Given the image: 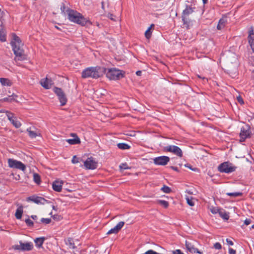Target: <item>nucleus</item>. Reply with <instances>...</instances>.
Wrapping results in <instances>:
<instances>
[{
  "instance_id": "ea45409f",
  "label": "nucleus",
  "mask_w": 254,
  "mask_h": 254,
  "mask_svg": "<svg viewBox=\"0 0 254 254\" xmlns=\"http://www.w3.org/2000/svg\"><path fill=\"white\" fill-rule=\"evenodd\" d=\"M81 160L82 159L76 157V156H74L72 159L71 162L73 164H76Z\"/></svg>"
},
{
  "instance_id": "c9c22d12",
  "label": "nucleus",
  "mask_w": 254,
  "mask_h": 254,
  "mask_svg": "<svg viewBox=\"0 0 254 254\" xmlns=\"http://www.w3.org/2000/svg\"><path fill=\"white\" fill-rule=\"evenodd\" d=\"M187 202L188 204L191 206H193L194 205V199L192 197H187L186 198Z\"/></svg>"
},
{
  "instance_id": "72a5a7b5",
  "label": "nucleus",
  "mask_w": 254,
  "mask_h": 254,
  "mask_svg": "<svg viewBox=\"0 0 254 254\" xmlns=\"http://www.w3.org/2000/svg\"><path fill=\"white\" fill-rule=\"evenodd\" d=\"M33 180L37 184H39L41 182L40 176L36 173L33 174Z\"/></svg>"
},
{
  "instance_id": "4d7b16f0",
  "label": "nucleus",
  "mask_w": 254,
  "mask_h": 254,
  "mask_svg": "<svg viewBox=\"0 0 254 254\" xmlns=\"http://www.w3.org/2000/svg\"><path fill=\"white\" fill-rule=\"evenodd\" d=\"M244 102L243 99L239 96V104H244Z\"/></svg>"
},
{
  "instance_id": "473e14b6",
  "label": "nucleus",
  "mask_w": 254,
  "mask_h": 254,
  "mask_svg": "<svg viewBox=\"0 0 254 254\" xmlns=\"http://www.w3.org/2000/svg\"><path fill=\"white\" fill-rule=\"evenodd\" d=\"M124 224V222L121 221L114 228H115L116 232L118 233L122 228Z\"/></svg>"
},
{
  "instance_id": "9b49d317",
  "label": "nucleus",
  "mask_w": 254,
  "mask_h": 254,
  "mask_svg": "<svg viewBox=\"0 0 254 254\" xmlns=\"http://www.w3.org/2000/svg\"><path fill=\"white\" fill-rule=\"evenodd\" d=\"M54 92L58 96V98L61 102V105L62 106L64 105L67 102V99H66V98L64 94L62 91L61 89L57 88V87H55L54 88Z\"/></svg>"
},
{
  "instance_id": "f3484780",
  "label": "nucleus",
  "mask_w": 254,
  "mask_h": 254,
  "mask_svg": "<svg viewBox=\"0 0 254 254\" xmlns=\"http://www.w3.org/2000/svg\"><path fill=\"white\" fill-rule=\"evenodd\" d=\"M40 84L44 88L49 89L51 87L53 82L51 79L46 78L41 79Z\"/></svg>"
},
{
  "instance_id": "58836bf2",
  "label": "nucleus",
  "mask_w": 254,
  "mask_h": 254,
  "mask_svg": "<svg viewBox=\"0 0 254 254\" xmlns=\"http://www.w3.org/2000/svg\"><path fill=\"white\" fill-rule=\"evenodd\" d=\"M161 190H162L164 192H165V193H169L171 191V189L167 187V186H164L162 188H161Z\"/></svg>"
},
{
  "instance_id": "6ab92c4d",
  "label": "nucleus",
  "mask_w": 254,
  "mask_h": 254,
  "mask_svg": "<svg viewBox=\"0 0 254 254\" xmlns=\"http://www.w3.org/2000/svg\"><path fill=\"white\" fill-rule=\"evenodd\" d=\"M182 20L184 25L187 29H190L193 25V21L189 19L188 17L182 16Z\"/></svg>"
},
{
  "instance_id": "3c124183",
  "label": "nucleus",
  "mask_w": 254,
  "mask_h": 254,
  "mask_svg": "<svg viewBox=\"0 0 254 254\" xmlns=\"http://www.w3.org/2000/svg\"><path fill=\"white\" fill-rule=\"evenodd\" d=\"M229 254H236V252L235 250H233V249L229 248Z\"/></svg>"
},
{
  "instance_id": "20e7f679",
  "label": "nucleus",
  "mask_w": 254,
  "mask_h": 254,
  "mask_svg": "<svg viewBox=\"0 0 254 254\" xmlns=\"http://www.w3.org/2000/svg\"><path fill=\"white\" fill-rule=\"evenodd\" d=\"M106 76L110 80H118L124 76V72L116 68H109L106 70Z\"/></svg>"
},
{
  "instance_id": "4be33fe9",
  "label": "nucleus",
  "mask_w": 254,
  "mask_h": 254,
  "mask_svg": "<svg viewBox=\"0 0 254 254\" xmlns=\"http://www.w3.org/2000/svg\"><path fill=\"white\" fill-rule=\"evenodd\" d=\"M65 245L68 247L69 249H74L76 247L73 242V240L72 238H68L64 240Z\"/></svg>"
},
{
  "instance_id": "e2e57ef3",
  "label": "nucleus",
  "mask_w": 254,
  "mask_h": 254,
  "mask_svg": "<svg viewBox=\"0 0 254 254\" xmlns=\"http://www.w3.org/2000/svg\"><path fill=\"white\" fill-rule=\"evenodd\" d=\"M202 1L204 4L206 3L207 2V0H202Z\"/></svg>"
},
{
  "instance_id": "338daca9",
  "label": "nucleus",
  "mask_w": 254,
  "mask_h": 254,
  "mask_svg": "<svg viewBox=\"0 0 254 254\" xmlns=\"http://www.w3.org/2000/svg\"><path fill=\"white\" fill-rule=\"evenodd\" d=\"M102 7H103V3H102Z\"/></svg>"
},
{
  "instance_id": "49530a36",
  "label": "nucleus",
  "mask_w": 254,
  "mask_h": 254,
  "mask_svg": "<svg viewBox=\"0 0 254 254\" xmlns=\"http://www.w3.org/2000/svg\"><path fill=\"white\" fill-rule=\"evenodd\" d=\"M144 254H159L158 253L153 251V250H150L147 251H146Z\"/></svg>"
},
{
  "instance_id": "7ed1b4c3",
  "label": "nucleus",
  "mask_w": 254,
  "mask_h": 254,
  "mask_svg": "<svg viewBox=\"0 0 254 254\" xmlns=\"http://www.w3.org/2000/svg\"><path fill=\"white\" fill-rule=\"evenodd\" d=\"M67 16L70 21L82 26H84L87 24H91L89 19L85 18L80 13L73 10H68L67 11Z\"/></svg>"
},
{
  "instance_id": "37998d69",
  "label": "nucleus",
  "mask_w": 254,
  "mask_h": 254,
  "mask_svg": "<svg viewBox=\"0 0 254 254\" xmlns=\"http://www.w3.org/2000/svg\"><path fill=\"white\" fill-rule=\"evenodd\" d=\"M120 168H121V170H126L129 168L126 163L122 164L120 166Z\"/></svg>"
},
{
  "instance_id": "393cba45",
  "label": "nucleus",
  "mask_w": 254,
  "mask_h": 254,
  "mask_svg": "<svg viewBox=\"0 0 254 254\" xmlns=\"http://www.w3.org/2000/svg\"><path fill=\"white\" fill-rule=\"evenodd\" d=\"M218 214L224 220H228L229 216L226 211L222 208H220Z\"/></svg>"
},
{
  "instance_id": "f03ea898",
  "label": "nucleus",
  "mask_w": 254,
  "mask_h": 254,
  "mask_svg": "<svg viewBox=\"0 0 254 254\" xmlns=\"http://www.w3.org/2000/svg\"><path fill=\"white\" fill-rule=\"evenodd\" d=\"M106 69L99 66L88 67L82 72V77L84 78H97L103 75Z\"/></svg>"
},
{
  "instance_id": "c03bdc74",
  "label": "nucleus",
  "mask_w": 254,
  "mask_h": 254,
  "mask_svg": "<svg viewBox=\"0 0 254 254\" xmlns=\"http://www.w3.org/2000/svg\"><path fill=\"white\" fill-rule=\"evenodd\" d=\"M117 232H116V231L115 230L114 228H112L111 230H110L107 232V234L108 235H110V234H117Z\"/></svg>"
},
{
  "instance_id": "a18cd8bd",
  "label": "nucleus",
  "mask_w": 254,
  "mask_h": 254,
  "mask_svg": "<svg viewBox=\"0 0 254 254\" xmlns=\"http://www.w3.org/2000/svg\"><path fill=\"white\" fill-rule=\"evenodd\" d=\"M214 247L217 250H220L221 249V245L219 243H216L214 245Z\"/></svg>"
},
{
  "instance_id": "79ce46f5",
  "label": "nucleus",
  "mask_w": 254,
  "mask_h": 254,
  "mask_svg": "<svg viewBox=\"0 0 254 254\" xmlns=\"http://www.w3.org/2000/svg\"><path fill=\"white\" fill-rule=\"evenodd\" d=\"M25 221L26 224L29 226H32L33 225V222L30 219H27Z\"/></svg>"
},
{
  "instance_id": "0eeeda50",
  "label": "nucleus",
  "mask_w": 254,
  "mask_h": 254,
  "mask_svg": "<svg viewBox=\"0 0 254 254\" xmlns=\"http://www.w3.org/2000/svg\"><path fill=\"white\" fill-rule=\"evenodd\" d=\"M33 248V244L31 242H26L25 243H22L21 241L19 242V245H15L12 246V249L20 251H30Z\"/></svg>"
},
{
  "instance_id": "de8ad7c7",
  "label": "nucleus",
  "mask_w": 254,
  "mask_h": 254,
  "mask_svg": "<svg viewBox=\"0 0 254 254\" xmlns=\"http://www.w3.org/2000/svg\"><path fill=\"white\" fill-rule=\"evenodd\" d=\"M7 117L8 119L11 122L12 120H13L14 119H13V115L11 113H8L7 114Z\"/></svg>"
},
{
  "instance_id": "a211bd4d",
  "label": "nucleus",
  "mask_w": 254,
  "mask_h": 254,
  "mask_svg": "<svg viewBox=\"0 0 254 254\" xmlns=\"http://www.w3.org/2000/svg\"><path fill=\"white\" fill-rule=\"evenodd\" d=\"M28 199L37 204H44L47 201L44 198L40 196H33L29 197Z\"/></svg>"
},
{
  "instance_id": "6e6d98bb",
  "label": "nucleus",
  "mask_w": 254,
  "mask_h": 254,
  "mask_svg": "<svg viewBox=\"0 0 254 254\" xmlns=\"http://www.w3.org/2000/svg\"><path fill=\"white\" fill-rule=\"evenodd\" d=\"M114 16L112 14H109L108 15V17L110 18L111 20H115V18H114Z\"/></svg>"
},
{
  "instance_id": "6e6552de",
  "label": "nucleus",
  "mask_w": 254,
  "mask_h": 254,
  "mask_svg": "<svg viewBox=\"0 0 254 254\" xmlns=\"http://www.w3.org/2000/svg\"><path fill=\"white\" fill-rule=\"evenodd\" d=\"M236 167L233 166L231 163L227 162L221 164L218 167V170L221 172L229 173L234 171Z\"/></svg>"
},
{
  "instance_id": "2eb2a0df",
  "label": "nucleus",
  "mask_w": 254,
  "mask_h": 254,
  "mask_svg": "<svg viewBox=\"0 0 254 254\" xmlns=\"http://www.w3.org/2000/svg\"><path fill=\"white\" fill-rule=\"evenodd\" d=\"M186 247L187 250L191 253H197L198 254H202V252L199 251L195 247L193 243L189 241H186Z\"/></svg>"
},
{
  "instance_id": "774afa93",
  "label": "nucleus",
  "mask_w": 254,
  "mask_h": 254,
  "mask_svg": "<svg viewBox=\"0 0 254 254\" xmlns=\"http://www.w3.org/2000/svg\"><path fill=\"white\" fill-rule=\"evenodd\" d=\"M253 227V228H254V225L253 226V227Z\"/></svg>"
},
{
  "instance_id": "2f4dec72",
  "label": "nucleus",
  "mask_w": 254,
  "mask_h": 254,
  "mask_svg": "<svg viewBox=\"0 0 254 254\" xmlns=\"http://www.w3.org/2000/svg\"><path fill=\"white\" fill-rule=\"evenodd\" d=\"M117 146L119 148L123 150L128 149L130 148V146L125 143H119Z\"/></svg>"
},
{
  "instance_id": "39448f33",
  "label": "nucleus",
  "mask_w": 254,
  "mask_h": 254,
  "mask_svg": "<svg viewBox=\"0 0 254 254\" xmlns=\"http://www.w3.org/2000/svg\"><path fill=\"white\" fill-rule=\"evenodd\" d=\"M241 130L239 133V141H244L246 138L249 137L250 135V127L249 125L242 122L241 125H239Z\"/></svg>"
},
{
  "instance_id": "1a4fd4ad",
  "label": "nucleus",
  "mask_w": 254,
  "mask_h": 254,
  "mask_svg": "<svg viewBox=\"0 0 254 254\" xmlns=\"http://www.w3.org/2000/svg\"><path fill=\"white\" fill-rule=\"evenodd\" d=\"M164 151L172 153L179 157L183 156V152L182 150L179 147L175 145H168L164 147Z\"/></svg>"
},
{
  "instance_id": "c85d7f7f",
  "label": "nucleus",
  "mask_w": 254,
  "mask_h": 254,
  "mask_svg": "<svg viewBox=\"0 0 254 254\" xmlns=\"http://www.w3.org/2000/svg\"><path fill=\"white\" fill-rule=\"evenodd\" d=\"M15 97H16V96L13 94L11 96H9L7 97L4 98L0 100L1 102H11L15 100Z\"/></svg>"
},
{
  "instance_id": "bf43d9fd",
  "label": "nucleus",
  "mask_w": 254,
  "mask_h": 254,
  "mask_svg": "<svg viewBox=\"0 0 254 254\" xmlns=\"http://www.w3.org/2000/svg\"><path fill=\"white\" fill-rule=\"evenodd\" d=\"M141 74V71L140 70L137 71L136 72V74L138 76H140Z\"/></svg>"
},
{
  "instance_id": "412c9836",
  "label": "nucleus",
  "mask_w": 254,
  "mask_h": 254,
  "mask_svg": "<svg viewBox=\"0 0 254 254\" xmlns=\"http://www.w3.org/2000/svg\"><path fill=\"white\" fill-rule=\"evenodd\" d=\"M227 23V17H223L219 21L218 24L217 26V29L219 30L223 29L225 27Z\"/></svg>"
},
{
  "instance_id": "4c0bfd02",
  "label": "nucleus",
  "mask_w": 254,
  "mask_h": 254,
  "mask_svg": "<svg viewBox=\"0 0 254 254\" xmlns=\"http://www.w3.org/2000/svg\"><path fill=\"white\" fill-rule=\"evenodd\" d=\"M10 122L16 128H19L21 126V124L20 123V122L14 119L12 120Z\"/></svg>"
},
{
  "instance_id": "f704fd0d",
  "label": "nucleus",
  "mask_w": 254,
  "mask_h": 254,
  "mask_svg": "<svg viewBox=\"0 0 254 254\" xmlns=\"http://www.w3.org/2000/svg\"><path fill=\"white\" fill-rule=\"evenodd\" d=\"M157 202L161 204L164 208H167L169 206V203L165 200H158Z\"/></svg>"
},
{
  "instance_id": "bb28decb",
  "label": "nucleus",
  "mask_w": 254,
  "mask_h": 254,
  "mask_svg": "<svg viewBox=\"0 0 254 254\" xmlns=\"http://www.w3.org/2000/svg\"><path fill=\"white\" fill-rule=\"evenodd\" d=\"M0 82L2 86H10L11 85V82L7 78H0Z\"/></svg>"
},
{
  "instance_id": "603ef678",
  "label": "nucleus",
  "mask_w": 254,
  "mask_h": 254,
  "mask_svg": "<svg viewBox=\"0 0 254 254\" xmlns=\"http://www.w3.org/2000/svg\"><path fill=\"white\" fill-rule=\"evenodd\" d=\"M173 254H184L180 250H176L173 251Z\"/></svg>"
},
{
  "instance_id": "a878e982",
  "label": "nucleus",
  "mask_w": 254,
  "mask_h": 254,
  "mask_svg": "<svg viewBox=\"0 0 254 254\" xmlns=\"http://www.w3.org/2000/svg\"><path fill=\"white\" fill-rule=\"evenodd\" d=\"M0 40L1 42L6 41L5 32L2 26H0Z\"/></svg>"
},
{
  "instance_id": "864d4df0",
  "label": "nucleus",
  "mask_w": 254,
  "mask_h": 254,
  "mask_svg": "<svg viewBox=\"0 0 254 254\" xmlns=\"http://www.w3.org/2000/svg\"><path fill=\"white\" fill-rule=\"evenodd\" d=\"M251 220L250 219H246L244 221V223L246 225H248L251 223Z\"/></svg>"
},
{
  "instance_id": "09e8293b",
  "label": "nucleus",
  "mask_w": 254,
  "mask_h": 254,
  "mask_svg": "<svg viewBox=\"0 0 254 254\" xmlns=\"http://www.w3.org/2000/svg\"><path fill=\"white\" fill-rule=\"evenodd\" d=\"M227 195L232 196H238V192H236L234 193H227Z\"/></svg>"
},
{
  "instance_id": "052dcab7",
  "label": "nucleus",
  "mask_w": 254,
  "mask_h": 254,
  "mask_svg": "<svg viewBox=\"0 0 254 254\" xmlns=\"http://www.w3.org/2000/svg\"><path fill=\"white\" fill-rule=\"evenodd\" d=\"M31 217L33 219H36L37 218V216L36 215H32L31 216Z\"/></svg>"
},
{
  "instance_id": "b1692460",
  "label": "nucleus",
  "mask_w": 254,
  "mask_h": 254,
  "mask_svg": "<svg viewBox=\"0 0 254 254\" xmlns=\"http://www.w3.org/2000/svg\"><path fill=\"white\" fill-rule=\"evenodd\" d=\"M194 7L187 6L185 10L183 11L182 16L188 17L189 15L191 14L194 11Z\"/></svg>"
},
{
  "instance_id": "5fc2aeb1",
  "label": "nucleus",
  "mask_w": 254,
  "mask_h": 254,
  "mask_svg": "<svg viewBox=\"0 0 254 254\" xmlns=\"http://www.w3.org/2000/svg\"><path fill=\"white\" fill-rule=\"evenodd\" d=\"M226 242L229 245H230V246L233 245V242L231 240H230L228 239H227Z\"/></svg>"
},
{
  "instance_id": "13d9d810",
  "label": "nucleus",
  "mask_w": 254,
  "mask_h": 254,
  "mask_svg": "<svg viewBox=\"0 0 254 254\" xmlns=\"http://www.w3.org/2000/svg\"><path fill=\"white\" fill-rule=\"evenodd\" d=\"M3 14V12L0 9V20H1Z\"/></svg>"
},
{
  "instance_id": "5701e85b",
  "label": "nucleus",
  "mask_w": 254,
  "mask_h": 254,
  "mask_svg": "<svg viewBox=\"0 0 254 254\" xmlns=\"http://www.w3.org/2000/svg\"><path fill=\"white\" fill-rule=\"evenodd\" d=\"M17 206H18V208H17V209L16 210L15 216V217L16 218V219H20L21 218L23 212V208L21 205H17Z\"/></svg>"
},
{
  "instance_id": "e433bc0d",
  "label": "nucleus",
  "mask_w": 254,
  "mask_h": 254,
  "mask_svg": "<svg viewBox=\"0 0 254 254\" xmlns=\"http://www.w3.org/2000/svg\"><path fill=\"white\" fill-rule=\"evenodd\" d=\"M220 208L217 207L211 206L210 207V210L211 212L214 214H218Z\"/></svg>"
},
{
  "instance_id": "680f3d73",
  "label": "nucleus",
  "mask_w": 254,
  "mask_h": 254,
  "mask_svg": "<svg viewBox=\"0 0 254 254\" xmlns=\"http://www.w3.org/2000/svg\"><path fill=\"white\" fill-rule=\"evenodd\" d=\"M163 7H164V4H160L159 8H163Z\"/></svg>"
},
{
  "instance_id": "f8f14e48",
  "label": "nucleus",
  "mask_w": 254,
  "mask_h": 254,
  "mask_svg": "<svg viewBox=\"0 0 254 254\" xmlns=\"http://www.w3.org/2000/svg\"><path fill=\"white\" fill-rule=\"evenodd\" d=\"M54 92L58 96V98L61 102V105L62 106L64 105L67 102V99H66V98L64 94L62 91L61 89L57 88V87H55L54 88Z\"/></svg>"
},
{
  "instance_id": "cd10ccee",
  "label": "nucleus",
  "mask_w": 254,
  "mask_h": 254,
  "mask_svg": "<svg viewBox=\"0 0 254 254\" xmlns=\"http://www.w3.org/2000/svg\"><path fill=\"white\" fill-rule=\"evenodd\" d=\"M154 27V25L152 24L148 28L147 30L145 32V36L147 39H149L151 36L152 32L151 31V29Z\"/></svg>"
},
{
  "instance_id": "a19ab883",
  "label": "nucleus",
  "mask_w": 254,
  "mask_h": 254,
  "mask_svg": "<svg viewBox=\"0 0 254 254\" xmlns=\"http://www.w3.org/2000/svg\"><path fill=\"white\" fill-rule=\"evenodd\" d=\"M41 222L45 224H49L51 222V220L49 218H42Z\"/></svg>"
},
{
  "instance_id": "69168bd1",
  "label": "nucleus",
  "mask_w": 254,
  "mask_h": 254,
  "mask_svg": "<svg viewBox=\"0 0 254 254\" xmlns=\"http://www.w3.org/2000/svg\"><path fill=\"white\" fill-rule=\"evenodd\" d=\"M173 169H174L175 170H177V168H176L173 167Z\"/></svg>"
},
{
  "instance_id": "ddd939ff",
  "label": "nucleus",
  "mask_w": 254,
  "mask_h": 254,
  "mask_svg": "<svg viewBox=\"0 0 254 254\" xmlns=\"http://www.w3.org/2000/svg\"><path fill=\"white\" fill-rule=\"evenodd\" d=\"M170 161V158L166 156H162L153 159L154 163L157 165H165Z\"/></svg>"
},
{
  "instance_id": "dca6fc26",
  "label": "nucleus",
  "mask_w": 254,
  "mask_h": 254,
  "mask_svg": "<svg viewBox=\"0 0 254 254\" xmlns=\"http://www.w3.org/2000/svg\"><path fill=\"white\" fill-rule=\"evenodd\" d=\"M27 131L29 136L32 138H35L36 136L41 135V133L39 130L35 129L34 127H30L27 129Z\"/></svg>"
},
{
  "instance_id": "8fccbe9b",
  "label": "nucleus",
  "mask_w": 254,
  "mask_h": 254,
  "mask_svg": "<svg viewBox=\"0 0 254 254\" xmlns=\"http://www.w3.org/2000/svg\"><path fill=\"white\" fill-rule=\"evenodd\" d=\"M249 60L250 63L254 65V56H251V57H250Z\"/></svg>"
},
{
  "instance_id": "423d86ee",
  "label": "nucleus",
  "mask_w": 254,
  "mask_h": 254,
  "mask_svg": "<svg viewBox=\"0 0 254 254\" xmlns=\"http://www.w3.org/2000/svg\"><path fill=\"white\" fill-rule=\"evenodd\" d=\"M7 163L10 168L18 169L23 172L26 170V166L23 163L14 159H8Z\"/></svg>"
},
{
  "instance_id": "7c9ffc66",
  "label": "nucleus",
  "mask_w": 254,
  "mask_h": 254,
  "mask_svg": "<svg viewBox=\"0 0 254 254\" xmlns=\"http://www.w3.org/2000/svg\"><path fill=\"white\" fill-rule=\"evenodd\" d=\"M66 141L70 144H76L80 142L79 138L77 137L73 139H68Z\"/></svg>"
},
{
  "instance_id": "0e129e2a",
  "label": "nucleus",
  "mask_w": 254,
  "mask_h": 254,
  "mask_svg": "<svg viewBox=\"0 0 254 254\" xmlns=\"http://www.w3.org/2000/svg\"><path fill=\"white\" fill-rule=\"evenodd\" d=\"M250 117V116H249V117H248V118H247V119H246H246H246V120H248V121H249V120H250L249 117Z\"/></svg>"
},
{
  "instance_id": "aec40b11",
  "label": "nucleus",
  "mask_w": 254,
  "mask_h": 254,
  "mask_svg": "<svg viewBox=\"0 0 254 254\" xmlns=\"http://www.w3.org/2000/svg\"><path fill=\"white\" fill-rule=\"evenodd\" d=\"M63 182L62 181H56L53 183V189L54 190L60 192L62 189Z\"/></svg>"
},
{
  "instance_id": "f257e3e1",
  "label": "nucleus",
  "mask_w": 254,
  "mask_h": 254,
  "mask_svg": "<svg viewBox=\"0 0 254 254\" xmlns=\"http://www.w3.org/2000/svg\"><path fill=\"white\" fill-rule=\"evenodd\" d=\"M12 50L15 55V60L23 61L26 59V56L24 54L23 49V44L20 38L16 35L13 34L12 39L10 42Z\"/></svg>"
},
{
  "instance_id": "4468645a",
  "label": "nucleus",
  "mask_w": 254,
  "mask_h": 254,
  "mask_svg": "<svg viewBox=\"0 0 254 254\" xmlns=\"http://www.w3.org/2000/svg\"><path fill=\"white\" fill-rule=\"evenodd\" d=\"M248 33V40L249 45L252 51L254 53V30L252 28H251L249 30Z\"/></svg>"
},
{
  "instance_id": "c756f323",
  "label": "nucleus",
  "mask_w": 254,
  "mask_h": 254,
  "mask_svg": "<svg viewBox=\"0 0 254 254\" xmlns=\"http://www.w3.org/2000/svg\"><path fill=\"white\" fill-rule=\"evenodd\" d=\"M44 238H36L34 240L36 246L38 248H40L42 246V245L44 243Z\"/></svg>"
},
{
  "instance_id": "9d476101",
  "label": "nucleus",
  "mask_w": 254,
  "mask_h": 254,
  "mask_svg": "<svg viewBox=\"0 0 254 254\" xmlns=\"http://www.w3.org/2000/svg\"><path fill=\"white\" fill-rule=\"evenodd\" d=\"M83 162L84 166L87 170H94L98 166V162L93 157H89Z\"/></svg>"
}]
</instances>
